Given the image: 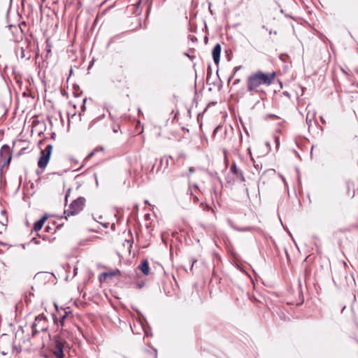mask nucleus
Segmentation results:
<instances>
[{
  "label": "nucleus",
  "instance_id": "f257e3e1",
  "mask_svg": "<svg viewBox=\"0 0 358 358\" xmlns=\"http://www.w3.org/2000/svg\"><path fill=\"white\" fill-rule=\"evenodd\" d=\"M66 344V341L59 336L54 337L51 350L56 358H64V349Z\"/></svg>",
  "mask_w": 358,
  "mask_h": 358
},
{
  "label": "nucleus",
  "instance_id": "f03ea898",
  "mask_svg": "<svg viewBox=\"0 0 358 358\" xmlns=\"http://www.w3.org/2000/svg\"><path fill=\"white\" fill-rule=\"evenodd\" d=\"M48 330L47 317L43 314L36 317L35 321L32 324V336H34L39 331H45Z\"/></svg>",
  "mask_w": 358,
  "mask_h": 358
},
{
  "label": "nucleus",
  "instance_id": "7ed1b4c3",
  "mask_svg": "<svg viewBox=\"0 0 358 358\" xmlns=\"http://www.w3.org/2000/svg\"><path fill=\"white\" fill-rule=\"evenodd\" d=\"M52 151V145H48L41 152V157L38 162V166L41 169H45L49 162Z\"/></svg>",
  "mask_w": 358,
  "mask_h": 358
},
{
  "label": "nucleus",
  "instance_id": "20e7f679",
  "mask_svg": "<svg viewBox=\"0 0 358 358\" xmlns=\"http://www.w3.org/2000/svg\"><path fill=\"white\" fill-rule=\"evenodd\" d=\"M257 74L258 75V78L259 79V82L261 85H270L275 76L276 73L275 71H273L270 73H265L262 71H257Z\"/></svg>",
  "mask_w": 358,
  "mask_h": 358
},
{
  "label": "nucleus",
  "instance_id": "39448f33",
  "mask_svg": "<svg viewBox=\"0 0 358 358\" xmlns=\"http://www.w3.org/2000/svg\"><path fill=\"white\" fill-rule=\"evenodd\" d=\"M85 199L83 197H79L74 200L70 205L71 215H74L80 211L85 206Z\"/></svg>",
  "mask_w": 358,
  "mask_h": 358
},
{
  "label": "nucleus",
  "instance_id": "423d86ee",
  "mask_svg": "<svg viewBox=\"0 0 358 358\" xmlns=\"http://www.w3.org/2000/svg\"><path fill=\"white\" fill-rule=\"evenodd\" d=\"M261 85L257 72L252 73L248 78V90H253Z\"/></svg>",
  "mask_w": 358,
  "mask_h": 358
},
{
  "label": "nucleus",
  "instance_id": "0eeeda50",
  "mask_svg": "<svg viewBox=\"0 0 358 358\" xmlns=\"http://www.w3.org/2000/svg\"><path fill=\"white\" fill-rule=\"evenodd\" d=\"M0 157L5 163L9 164L11 160L10 150L8 145H3L0 150Z\"/></svg>",
  "mask_w": 358,
  "mask_h": 358
},
{
  "label": "nucleus",
  "instance_id": "6e6552de",
  "mask_svg": "<svg viewBox=\"0 0 358 358\" xmlns=\"http://www.w3.org/2000/svg\"><path fill=\"white\" fill-rule=\"evenodd\" d=\"M221 53V45L219 43H217L213 49L212 56L214 60V62L217 64L220 62Z\"/></svg>",
  "mask_w": 358,
  "mask_h": 358
},
{
  "label": "nucleus",
  "instance_id": "1a4fd4ad",
  "mask_svg": "<svg viewBox=\"0 0 358 358\" xmlns=\"http://www.w3.org/2000/svg\"><path fill=\"white\" fill-rule=\"evenodd\" d=\"M231 171L236 175L237 177H240L241 181H244L245 178L243 172L240 171L235 164H233L231 167Z\"/></svg>",
  "mask_w": 358,
  "mask_h": 358
},
{
  "label": "nucleus",
  "instance_id": "9d476101",
  "mask_svg": "<svg viewBox=\"0 0 358 358\" xmlns=\"http://www.w3.org/2000/svg\"><path fill=\"white\" fill-rule=\"evenodd\" d=\"M46 220H47V217L46 216H43L41 219L38 220L34 224V230L36 231H39L42 228V227L43 226V224H44L45 222L46 221Z\"/></svg>",
  "mask_w": 358,
  "mask_h": 358
},
{
  "label": "nucleus",
  "instance_id": "9b49d317",
  "mask_svg": "<svg viewBox=\"0 0 358 358\" xmlns=\"http://www.w3.org/2000/svg\"><path fill=\"white\" fill-rule=\"evenodd\" d=\"M139 268L143 274L148 275L150 268L147 260H144L139 266Z\"/></svg>",
  "mask_w": 358,
  "mask_h": 358
},
{
  "label": "nucleus",
  "instance_id": "f8f14e48",
  "mask_svg": "<svg viewBox=\"0 0 358 358\" xmlns=\"http://www.w3.org/2000/svg\"><path fill=\"white\" fill-rule=\"evenodd\" d=\"M189 189L190 190V194L194 196V201H198L199 198L195 194L196 193V191L198 190V187L196 185H189Z\"/></svg>",
  "mask_w": 358,
  "mask_h": 358
},
{
  "label": "nucleus",
  "instance_id": "ddd939ff",
  "mask_svg": "<svg viewBox=\"0 0 358 358\" xmlns=\"http://www.w3.org/2000/svg\"><path fill=\"white\" fill-rule=\"evenodd\" d=\"M120 273V271L116 269L115 271H112V272H106V273H103L101 275V277H104V278H106V277H112V276H114L115 275H117V273Z\"/></svg>",
  "mask_w": 358,
  "mask_h": 358
},
{
  "label": "nucleus",
  "instance_id": "4468645a",
  "mask_svg": "<svg viewBox=\"0 0 358 358\" xmlns=\"http://www.w3.org/2000/svg\"><path fill=\"white\" fill-rule=\"evenodd\" d=\"M229 223H230V225L235 229L238 230V231H245V227H238L236 223L231 222V221H229Z\"/></svg>",
  "mask_w": 358,
  "mask_h": 358
},
{
  "label": "nucleus",
  "instance_id": "2eb2a0df",
  "mask_svg": "<svg viewBox=\"0 0 358 358\" xmlns=\"http://www.w3.org/2000/svg\"><path fill=\"white\" fill-rule=\"evenodd\" d=\"M69 313H68V312H65V313H64V315H62V316L61 317L60 320H59V323L61 324V326H62V327L64 326V320H65V319L66 318V317H67V315H68V314H69Z\"/></svg>",
  "mask_w": 358,
  "mask_h": 358
},
{
  "label": "nucleus",
  "instance_id": "dca6fc26",
  "mask_svg": "<svg viewBox=\"0 0 358 358\" xmlns=\"http://www.w3.org/2000/svg\"><path fill=\"white\" fill-rule=\"evenodd\" d=\"M103 150H104V148H103V147H102V146L99 147V148H97L94 149V151H93V152H92L90 154L89 157H91V156L94 155L96 152H99V151H103Z\"/></svg>",
  "mask_w": 358,
  "mask_h": 358
},
{
  "label": "nucleus",
  "instance_id": "f3484780",
  "mask_svg": "<svg viewBox=\"0 0 358 358\" xmlns=\"http://www.w3.org/2000/svg\"><path fill=\"white\" fill-rule=\"evenodd\" d=\"M100 119H101V117H100V118L95 119V120H92V121L90 123V125H89V128H88V129H90V128H91V127H92V126H93V125H94V124H95L98 120H99Z\"/></svg>",
  "mask_w": 358,
  "mask_h": 358
},
{
  "label": "nucleus",
  "instance_id": "a211bd4d",
  "mask_svg": "<svg viewBox=\"0 0 358 358\" xmlns=\"http://www.w3.org/2000/svg\"><path fill=\"white\" fill-rule=\"evenodd\" d=\"M275 143L276 147L278 148L280 145V140H279V138L277 136L275 137Z\"/></svg>",
  "mask_w": 358,
  "mask_h": 358
},
{
  "label": "nucleus",
  "instance_id": "6ab92c4d",
  "mask_svg": "<svg viewBox=\"0 0 358 358\" xmlns=\"http://www.w3.org/2000/svg\"><path fill=\"white\" fill-rule=\"evenodd\" d=\"M288 57V55H280V59L282 60V61H284L285 62V59Z\"/></svg>",
  "mask_w": 358,
  "mask_h": 358
},
{
  "label": "nucleus",
  "instance_id": "aec40b11",
  "mask_svg": "<svg viewBox=\"0 0 358 358\" xmlns=\"http://www.w3.org/2000/svg\"><path fill=\"white\" fill-rule=\"evenodd\" d=\"M119 130H120L119 126H114L113 128V131L114 133H117Z\"/></svg>",
  "mask_w": 358,
  "mask_h": 358
},
{
  "label": "nucleus",
  "instance_id": "412c9836",
  "mask_svg": "<svg viewBox=\"0 0 358 358\" xmlns=\"http://www.w3.org/2000/svg\"><path fill=\"white\" fill-rule=\"evenodd\" d=\"M239 81H240V80H239L238 78H236V79L234 80V82L233 85H232V87H233L234 85H236V83H239Z\"/></svg>",
  "mask_w": 358,
  "mask_h": 358
},
{
  "label": "nucleus",
  "instance_id": "4be33fe9",
  "mask_svg": "<svg viewBox=\"0 0 358 358\" xmlns=\"http://www.w3.org/2000/svg\"><path fill=\"white\" fill-rule=\"evenodd\" d=\"M194 172V169L193 167H190L189 169V173H192Z\"/></svg>",
  "mask_w": 358,
  "mask_h": 358
},
{
  "label": "nucleus",
  "instance_id": "5701e85b",
  "mask_svg": "<svg viewBox=\"0 0 358 358\" xmlns=\"http://www.w3.org/2000/svg\"><path fill=\"white\" fill-rule=\"evenodd\" d=\"M31 242H34L35 244H38V241L36 240V238H34L31 239Z\"/></svg>",
  "mask_w": 358,
  "mask_h": 358
},
{
  "label": "nucleus",
  "instance_id": "b1692460",
  "mask_svg": "<svg viewBox=\"0 0 358 358\" xmlns=\"http://www.w3.org/2000/svg\"><path fill=\"white\" fill-rule=\"evenodd\" d=\"M53 320H54V322H55V324H57V323L58 322V321H57V317H56V316H55V315H53Z\"/></svg>",
  "mask_w": 358,
  "mask_h": 358
},
{
  "label": "nucleus",
  "instance_id": "393cba45",
  "mask_svg": "<svg viewBox=\"0 0 358 358\" xmlns=\"http://www.w3.org/2000/svg\"><path fill=\"white\" fill-rule=\"evenodd\" d=\"M241 67H236V70L234 71V76L236 74L237 71L240 69Z\"/></svg>",
  "mask_w": 358,
  "mask_h": 358
},
{
  "label": "nucleus",
  "instance_id": "a878e982",
  "mask_svg": "<svg viewBox=\"0 0 358 358\" xmlns=\"http://www.w3.org/2000/svg\"><path fill=\"white\" fill-rule=\"evenodd\" d=\"M94 177H95L96 184V185H98L99 182H98V178H97V176L96 174H94Z\"/></svg>",
  "mask_w": 358,
  "mask_h": 358
},
{
  "label": "nucleus",
  "instance_id": "bb28decb",
  "mask_svg": "<svg viewBox=\"0 0 358 358\" xmlns=\"http://www.w3.org/2000/svg\"><path fill=\"white\" fill-rule=\"evenodd\" d=\"M307 124H309V122H311V120H308V117L306 118ZM308 127H310V124H308Z\"/></svg>",
  "mask_w": 358,
  "mask_h": 358
},
{
  "label": "nucleus",
  "instance_id": "cd10ccee",
  "mask_svg": "<svg viewBox=\"0 0 358 358\" xmlns=\"http://www.w3.org/2000/svg\"><path fill=\"white\" fill-rule=\"evenodd\" d=\"M241 124H242V126H243V130H244V131H246V129H245V126L243 125V122H242V120H241Z\"/></svg>",
  "mask_w": 358,
  "mask_h": 358
},
{
  "label": "nucleus",
  "instance_id": "c85d7f7f",
  "mask_svg": "<svg viewBox=\"0 0 358 358\" xmlns=\"http://www.w3.org/2000/svg\"><path fill=\"white\" fill-rule=\"evenodd\" d=\"M248 155H250V156L252 155L250 148H248Z\"/></svg>",
  "mask_w": 358,
  "mask_h": 358
},
{
  "label": "nucleus",
  "instance_id": "c756f323",
  "mask_svg": "<svg viewBox=\"0 0 358 358\" xmlns=\"http://www.w3.org/2000/svg\"><path fill=\"white\" fill-rule=\"evenodd\" d=\"M247 276H248V278H249L252 281L251 277L250 276V275L248 273L247 274Z\"/></svg>",
  "mask_w": 358,
  "mask_h": 358
},
{
  "label": "nucleus",
  "instance_id": "7c9ffc66",
  "mask_svg": "<svg viewBox=\"0 0 358 358\" xmlns=\"http://www.w3.org/2000/svg\"><path fill=\"white\" fill-rule=\"evenodd\" d=\"M321 120L324 122V119L322 118V117H321Z\"/></svg>",
  "mask_w": 358,
  "mask_h": 358
},
{
  "label": "nucleus",
  "instance_id": "2f4dec72",
  "mask_svg": "<svg viewBox=\"0 0 358 358\" xmlns=\"http://www.w3.org/2000/svg\"><path fill=\"white\" fill-rule=\"evenodd\" d=\"M240 269H241V270H242V271H243V272H245V270H243V268H241V267H240Z\"/></svg>",
  "mask_w": 358,
  "mask_h": 358
},
{
  "label": "nucleus",
  "instance_id": "473e14b6",
  "mask_svg": "<svg viewBox=\"0 0 358 358\" xmlns=\"http://www.w3.org/2000/svg\"><path fill=\"white\" fill-rule=\"evenodd\" d=\"M282 180H283L284 182L286 183L285 178H282Z\"/></svg>",
  "mask_w": 358,
  "mask_h": 358
},
{
  "label": "nucleus",
  "instance_id": "72a5a7b5",
  "mask_svg": "<svg viewBox=\"0 0 358 358\" xmlns=\"http://www.w3.org/2000/svg\"><path fill=\"white\" fill-rule=\"evenodd\" d=\"M266 145H267V146H270L269 143H268V142H267V143H266Z\"/></svg>",
  "mask_w": 358,
  "mask_h": 358
}]
</instances>
